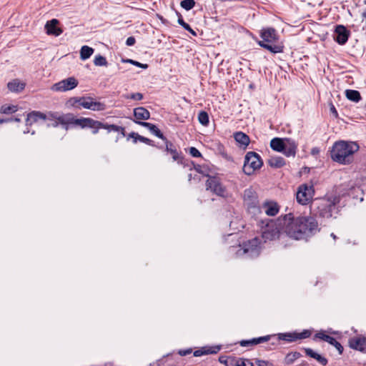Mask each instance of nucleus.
<instances>
[{"mask_svg": "<svg viewBox=\"0 0 366 366\" xmlns=\"http://www.w3.org/2000/svg\"><path fill=\"white\" fill-rule=\"evenodd\" d=\"M84 97H71L68 99L66 104L69 107H73L76 109H81L82 108Z\"/></svg>", "mask_w": 366, "mask_h": 366, "instance_id": "nucleus-32", "label": "nucleus"}, {"mask_svg": "<svg viewBox=\"0 0 366 366\" xmlns=\"http://www.w3.org/2000/svg\"><path fill=\"white\" fill-rule=\"evenodd\" d=\"M360 146L356 142L339 140L335 142L330 151L331 159L342 165H349L354 162V154Z\"/></svg>", "mask_w": 366, "mask_h": 366, "instance_id": "nucleus-3", "label": "nucleus"}, {"mask_svg": "<svg viewBox=\"0 0 366 366\" xmlns=\"http://www.w3.org/2000/svg\"><path fill=\"white\" fill-rule=\"evenodd\" d=\"M364 4H366V0L364 1Z\"/></svg>", "mask_w": 366, "mask_h": 366, "instance_id": "nucleus-56", "label": "nucleus"}, {"mask_svg": "<svg viewBox=\"0 0 366 366\" xmlns=\"http://www.w3.org/2000/svg\"><path fill=\"white\" fill-rule=\"evenodd\" d=\"M7 86L11 92H18L24 89L25 84L20 82L18 79H14L9 82Z\"/></svg>", "mask_w": 366, "mask_h": 366, "instance_id": "nucleus-31", "label": "nucleus"}, {"mask_svg": "<svg viewBox=\"0 0 366 366\" xmlns=\"http://www.w3.org/2000/svg\"><path fill=\"white\" fill-rule=\"evenodd\" d=\"M11 119H0V124L10 122Z\"/></svg>", "mask_w": 366, "mask_h": 366, "instance_id": "nucleus-54", "label": "nucleus"}, {"mask_svg": "<svg viewBox=\"0 0 366 366\" xmlns=\"http://www.w3.org/2000/svg\"><path fill=\"white\" fill-rule=\"evenodd\" d=\"M328 343L331 345H333L337 350L340 355L342 354L344 348L342 345L335 340V338L332 337L331 342H329Z\"/></svg>", "mask_w": 366, "mask_h": 366, "instance_id": "nucleus-42", "label": "nucleus"}, {"mask_svg": "<svg viewBox=\"0 0 366 366\" xmlns=\"http://www.w3.org/2000/svg\"><path fill=\"white\" fill-rule=\"evenodd\" d=\"M271 167L281 168L285 165V160L282 157H272L268 160Z\"/></svg>", "mask_w": 366, "mask_h": 366, "instance_id": "nucleus-33", "label": "nucleus"}, {"mask_svg": "<svg viewBox=\"0 0 366 366\" xmlns=\"http://www.w3.org/2000/svg\"><path fill=\"white\" fill-rule=\"evenodd\" d=\"M262 164L263 162L257 153L248 152L244 157L242 169L245 174L251 175L256 170L260 169Z\"/></svg>", "mask_w": 366, "mask_h": 366, "instance_id": "nucleus-7", "label": "nucleus"}, {"mask_svg": "<svg viewBox=\"0 0 366 366\" xmlns=\"http://www.w3.org/2000/svg\"><path fill=\"white\" fill-rule=\"evenodd\" d=\"M165 143V150L167 152L172 155V159L177 162L178 164H182L184 160V156L182 152L177 150L176 146L167 138L166 140H163Z\"/></svg>", "mask_w": 366, "mask_h": 366, "instance_id": "nucleus-15", "label": "nucleus"}, {"mask_svg": "<svg viewBox=\"0 0 366 366\" xmlns=\"http://www.w3.org/2000/svg\"><path fill=\"white\" fill-rule=\"evenodd\" d=\"M283 229L286 234L296 240H307L320 231L318 222L311 216L295 217L289 213L283 217Z\"/></svg>", "mask_w": 366, "mask_h": 366, "instance_id": "nucleus-1", "label": "nucleus"}, {"mask_svg": "<svg viewBox=\"0 0 366 366\" xmlns=\"http://www.w3.org/2000/svg\"><path fill=\"white\" fill-rule=\"evenodd\" d=\"M207 190H210L217 196L226 198L228 192L226 187L222 184L220 179L217 177H209L206 182Z\"/></svg>", "mask_w": 366, "mask_h": 366, "instance_id": "nucleus-11", "label": "nucleus"}, {"mask_svg": "<svg viewBox=\"0 0 366 366\" xmlns=\"http://www.w3.org/2000/svg\"><path fill=\"white\" fill-rule=\"evenodd\" d=\"M134 116L137 121L142 122L149 119L150 112L144 107H137L134 109Z\"/></svg>", "mask_w": 366, "mask_h": 366, "instance_id": "nucleus-26", "label": "nucleus"}, {"mask_svg": "<svg viewBox=\"0 0 366 366\" xmlns=\"http://www.w3.org/2000/svg\"><path fill=\"white\" fill-rule=\"evenodd\" d=\"M59 24V21L56 19L47 21L44 26L46 34L54 36H60L63 33V29L58 26Z\"/></svg>", "mask_w": 366, "mask_h": 366, "instance_id": "nucleus-19", "label": "nucleus"}, {"mask_svg": "<svg viewBox=\"0 0 366 366\" xmlns=\"http://www.w3.org/2000/svg\"><path fill=\"white\" fill-rule=\"evenodd\" d=\"M350 31L343 25H337L334 33V39L340 45L345 44L350 36Z\"/></svg>", "mask_w": 366, "mask_h": 366, "instance_id": "nucleus-17", "label": "nucleus"}, {"mask_svg": "<svg viewBox=\"0 0 366 366\" xmlns=\"http://www.w3.org/2000/svg\"><path fill=\"white\" fill-rule=\"evenodd\" d=\"M194 169L199 174H202L204 175H208L207 174V169L206 167H204V166H201L199 164H197L196 166H194Z\"/></svg>", "mask_w": 366, "mask_h": 366, "instance_id": "nucleus-47", "label": "nucleus"}, {"mask_svg": "<svg viewBox=\"0 0 366 366\" xmlns=\"http://www.w3.org/2000/svg\"><path fill=\"white\" fill-rule=\"evenodd\" d=\"M317 339L323 340L328 343L329 342H331L332 336L327 335L326 331H325V330H320L315 333V335L313 337L314 340H316Z\"/></svg>", "mask_w": 366, "mask_h": 366, "instance_id": "nucleus-37", "label": "nucleus"}, {"mask_svg": "<svg viewBox=\"0 0 366 366\" xmlns=\"http://www.w3.org/2000/svg\"><path fill=\"white\" fill-rule=\"evenodd\" d=\"M301 357V354L298 352L288 353L285 358V363L287 365L292 364L296 360Z\"/></svg>", "mask_w": 366, "mask_h": 366, "instance_id": "nucleus-38", "label": "nucleus"}, {"mask_svg": "<svg viewBox=\"0 0 366 366\" xmlns=\"http://www.w3.org/2000/svg\"><path fill=\"white\" fill-rule=\"evenodd\" d=\"M279 234V228L277 223L273 220H270L262 230V237L265 242L278 238Z\"/></svg>", "mask_w": 366, "mask_h": 366, "instance_id": "nucleus-13", "label": "nucleus"}, {"mask_svg": "<svg viewBox=\"0 0 366 366\" xmlns=\"http://www.w3.org/2000/svg\"><path fill=\"white\" fill-rule=\"evenodd\" d=\"M124 62H127V63H130L137 67H139V68H142V69H147L148 68V64H142L137 61H135V60H133V59H126V60H123Z\"/></svg>", "mask_w": 366, "mask_h": 366, "instance_id": "nucleus-44", "label": "nucleus"}, {"mask_svg": "<svg viewBox=\"0 0 366 366\" xmlns=\"http://www.w3.org/2000/svg\"><path fill=\"white\" fill-rule=\"evenodd\" d=\"M103 129H107L109 132H121V134L124 136L125 129L122 127L117 126L115 124H108L104 123Z\"/></svg>", "mask_w": 366, "mask_h": 366, "instance_id": "nucleus-36", "label": "nucleus"}, {"mask_svg": "<svg viewBox=\"0 0 366 366\" xmlns=\"http://www.w3.org/2000/svg\"><path fill=\"white\" fill-rule=\"evenodd\" d=\"M194 0H182L180 2V6L187 11L191 10L195 6Z\"/></svg>", "mask_w": 366, "mask_h": 366, "instance_id": "nucleus-41", "label": "nucleus"}, {"mask_svg": "<svg viewBox=\"0 0 366 366\" xmlns=\"http://www.w3.org/2000/svg\"><path fill=\"white\" fill-rule=\"evenodd\" d=\"M297 145L296 143L290 139H286V142L284 144V150H282V153L287 157H295L297 152Z\"/></svg>", "mask_w": 366, "mask_h": 366, "instance_id": "nucleus-21", "label": "nucleus"}, {"mask_svg": "<svg viewBox=\"0 0 366 366\" xmlns=\"http://www.w3.org/2000/svg\"><path fill=\"white\" fill-rule=\"evenodd\" d=\"M198 121L203 126H207L209 124V115L207 112L201 111L198 114Z\"/></svg>", "mask_w": 366, "mask_h": 366, "instance_id": "nucleus-39", "label": "nucleus"}, {"mask_svg": "<svg viewBox=\"0 0 366 366\" xmlns=\"http://www.w3.org/2000/svg\"><path fill=\"white\" fill-rule=\"evenodd\" d=\"M254 364L257 366H274L272 362L258 358L254 359Z\"/></svg>", "mask_w": 366, "mask_h": 366, "instance_id": "nucleus-45", "label": "nucleus"}, {"mask_svg": "<svg viewBox=\"0 0 366 366\" xmlns=\"http://www.w3.org/2000/svg\"><path fill=\"white\" fill-rule=\"evenodd\" d=\"M94 64L95 66H107V64H108V62L106 59V58L100 54L99 55H97L95 57H94Z\"/></svg>", "mask_w": 366, "mask_h": 366, "instance_id": "nucleus-40", "label": "nucleus"}, {"mask_svg": "<svg viewBox=\"0 0 366 366\" xmlns=\"http://www.w3.org/2000/svg\"><path fill=\"white\" fill-rule=\"evenodd\" d=\"M314 194L315 189L313 185L303 184L298 187L296 199L299 204L307 205L312 201Z\"/></svg>", "mask_w": 366, "mask_h": 366, "instance_id": "nucleus-10", "label": "nucleus"}, {"mask_svg": "<svg viewBox=\"0 0 366 366\" xmlns=\"http://www.w3.org/2000/svg\"><path fill=\"white\" fill-rule=\"evenodd\" d=\"M345 96L349 100L354 102H358L362 99L360 93L353 89H347L345 91Z\"/></svg>", "mask_w": 366, "mask_h": 366, "instance_id": "nucleus-34", "label": "nucleus"}, {"mask_svg": "<svg viewBox=\"0 0 366 366\" xmlns=\"http://www.w3.org/2000/svg\"><path fill=\"white\" fill-rule=\"evenodd\" d=\"M79 82L74 77H69L63 79L51 86V89L54 92H66L76 88Z\"/></svg>", "mask_w": 366, "mask_h": 366, "instance_id": "nucleus-14", "label": "nucleus"}, {"mask_svg": "<svg viewBox=\"0 0 366 366\" xmlns=\"http://www.w3.org/2000/svg\"><path fill=\"white\" fill-rule=\"evenodd\" d=\"M129 138H132L134 143H137V141H140L141 142H143L147 145L152 146V147L155 146L153 140H152L149 138L144 137L143 136H141L138 133H136V132H131L129 134Z\"/></svg>", "mask_w": 366, "mask_h": 366, "instance_id": "nucleus-28", "label": "nucleus"}, {"mask_svg": "<svg viewBox=\"0 0 366 366\" xmlns=\"http://www.w3.org/2000/svg\"><path fill=\"white\" fill-rule=\"evenodd\" d=\"M189 24H187V23H186V22H184V23L183 24V25H182V26L184 29H186V28L189 27Z\"/></svg>", "mask_w": 366, "mask_h": 366, "instance_id": "nucleus-55", "label": "nucleus"}, {"mask_svg": "<svg viewBox=\"0 0 366 366\" xmlns=\"http://www.w3.org/2000/svg\"><path fill=\"white\" fill-rule=\"evenodd\" d=\"M262 40L257 41L259 46L269 51L272 54L282 53L285 46L280 41V36L274 28H265L260 31Z\"/></svg>", "mask_w": 366, "mask_h": 366, "instance_id": "nucleus-4", "label": "nucleus"}, {"mask_svg": "<svg viewBox=\"0 0 366 366\" xmlns=\"http://www.w3.org/2000/svg\"><path fill=\"white\" fill-rule=\"evenodd\" d=\"M74 125L80 127L81 129L89 128L93 134H97L99 130L103 129L104 123L89 117L76 118Z\"/></svg>", "mask_w": 366, "mask_h": 366, "instance_id": "nucleus-12", "label": "nucleus"}, {"mask_svg": "<svg viewBox=\"0 0 366 366\" xmlns=\"http://www.w3.org/2000/svg\"><path fill=\"white\" fill-rule=\"evenodd\" d=\"M185 30H187V31L191 33L193 36H197V33L192 29V27L190 26H189V27L186 28Z\"/></svg>", "mask_w": 366, "mask_h": 366, "instance_id": "nucleus-52", "label": "nucleus"}, {"mask_svg": "<svg viewBox=\"0 0 366 366\" xmlns=\"http://www.w3.org/2000/svg\"><path fill=\"white\" fill-rule=\"evenodd\" d=\"M189 154L194 157H202L201 152L195 147L189 148Z\"/></svg>", "mask_w": 366, "mask_h": 366, "instance_id": "nucleus-48", "label": "nucleus"}, {"mask_svg": "<svg viewBox=\"0 0 366 366\" xmlns=\"http://www.w3.org/2000/svg\"><path fill=\"white\" fill-rule=\"evenodd\" d=\"M260 239L254 237L239 244L236 253L238 256L247 254L249 257H257L260 253Z\"/></svg>", "mask_w": 366, "mask_h": 366, "instance_id": "nucleus-6", "label": "nucleus"}, {"mask_svg": "<svg viewBox=\"0 0 366 366\" xmlns=\"http://www.w3.org/2000/svg\"><path fill=\"white\" fill-rule=\"evenodd\" d=\"M136 42V39L134 36H129L127 39L126 44L127 46H133Z\"/></svg>", "mask_w": 366, "mask_h": 366, "instance_id": "nucleus-50", "label": "nucleus"}, {"mask_svg": "<svg viewBox=\"0 0 366 366\" xmlns=\"http://www.w3.org/2000/svg\"><path fill=\"white\" fill-rule=\"evenodd\" d=\"M286 142V139H283L279 137L273 138L270 141V147L276 152H281L284 150V144Z\"/></svg>", "mask_w": 366, "mask_h": 366, "instance_id": "nucleus-29", "label": "nucleus"}, {"mask_svg": "<svg viewBox=\"0 0 366 366\" xmlns=\"http://www.w3.org/2000/svg\"><path fill=\"white\" fill-rule=\"evenodd\" d=\"M224 364L226 366H254V363L250 360L235 357H227Z\"/></svg>", "mask_w": 366, "mask_h": 366, "instance_id": "nucleus-20", "label": "nucleus"}, {"mask_svg": "<svg viewBox=\"0 0 366 366\" xmlns=\"http://www.w3.org/2000/svg\"><path fill=\"white\" fill-rule=\"evenodd\" d=\"M192 352V348H188V349H185V350H179L178 351V354L181 356H186L187 355H189Z\"/></svg>", "mask_w": 366, "mask_h": 366, "instance_id": "nucleus-49", "label": "nucleus"}, {"mask_svg": "<svg viewBox=\"0 0 366 366\" xmlns=\"http://www.w3.org/2000/svg\"><path fill=\"white\" fill-rule=\"evenodd\" d=\"M220 350L221 347L218 345L206 346L195 350L193 354L194 357H200L204 355L217 354Z\"/></svg>", "mask_w": 366, "mask_h": 366, "instance_id": "nucleus-23", "label": "nucleus"}, {"mask_svg": "<svg viewBox=\"0 0 366 366\" xmlns=\"http://www.w3.org/2000/svg\"><path fill=\"white\" fill-rule=\"evenodd\" d=\"M127 99H132L137 101H140L143 99V94L139 92L132 93L129 96L126 97Z\"/></svg>", "mask_w": 366, "mask_h": 366, "instance_id": "nucleus-46", "label": "nucleus"}, {"mask_svg": "<svg viewBox=\"0 0 366 366\" xmlns=\"http://www.w3.org/2000/svg\"><path fill=\"white\" fill-rule=\"evenodd\" d=\"M177 13V15L178 16V23L179 24H180L181 26L183 25V24L185 22L182 18V14L178 12V11H176Z\"/></svg>", "mask_w": 366, "mask_h": 366, "instance_id": "nucleus-51", "label": "nucleus"}, {"mask_svg": "<svg viewBox=\"0 0 366 366\" xmlns=\"http://www.w3.org/2000/svg\"><path fill=\"white\" fill-rule=\"evenodd\" d=\"M244 204L247 207V210L256 214L260 213L261 209L259 204L258 196L255 191L249 188L244 191Z\"/></svg>", "mask_w": 366, "mask_h": 366, "instance_id": "nucleus-9", "label": "nucleus"}, {"mask_svg": "<svg viewBox=\"0 0 366 366\" xmlns=\"http://www.w3.org/2000/svg\"><path fill=\"white\" fill-rule=\"evenodd\" d=\"M45 114L39 111H33L27 114L26 121L29 124L36 122L39 119L44 120Z\"/></svg>", "mask_w": 366, "mask_h": 366, "instance_id": "nucleus-30", "label": "nucleus"}, {"mask_svg": "<svg viewBox=\"0 0 366 366\" xmlns=\"http://www.w3.org/2000/svg\"><path fill=\"white\" fill-rule=\"evenodd\" d=\"M348 345L350 348L366 352V337L359 335L350 337L348 340Z\"/></svg>", "mask_w": 366, "mask_h": 366, "instance_id": "nucleus-18", "label": "nucleus"}, {"mask_svg": "<svg viewBox=\"0 0 366 366\" xmlns=\"http://www.w3.org/2000/svg\"><path fill=\"white\" fill-rule=\"evenodd\" d=\"M135 123L147 128L152 133L162 140H166V137L164 136L162 132L158 129V127L149 122L134 121Z\"/></svg>", "mask_w": 366, "mask_h": 366, "instance_id": "nucleus-22", "label": "nucleus"}, {"mask_svg": "<svg viewBox=\"0 0 366 366\" xmlns=\"http://www.w3.org/2000/svg\"><path fill=\"white\" fill-rule=\"evenodd\" d=\"M94 51L93 48L86 45L83 46L80 50V58L82 60H86L93 54Z\"/></svg>", "mask_w": 366, "mask_h": 366, "instance_id": "nucleus-35", "label": "nucleus"}, {"mask_svg": "<svg viewBox=\"0 0 366 366\" xmlns=\"http://www.w3.org/2000/svg\"><path fill=\"white\" fill-rule=\"evenodd\" d=\"M330 110H331V112L335 116V117H337L338 114H337V112L335 109V107H334V105L332 104V107L330 108Z\"/></svg>", "mask_w": 366, "mask_h": 366, "instance_id": "nucleus-53", "label": "nucleus"}, {"mask_svg": "<svg viewBox=\"0 0 366 366\" xmlns=\"http://www.w3.org/2000/svg\"><path fill=\"white\" fill-rule=\"evenodd\" d=\"M82 108L90 109L92 111H103L106 109V105L100 102H97L93 97H84V99H82Z\"/></svg>", "mask_w": 366, "mask_h": 366, "instance_id": "nucleus-16", "label": "nucleus"}, {"mask_svg": "<svg viewBox=\"0 0 366 366\" xmlns=\"http://www.w3.org/2000/svg\"><path fill=\"white\" fill-rule=\"evenodd\" d=\"M44 120L53 121L54 122L51 124V125L54 127H56L59 126V124H61L63 126H66L69 124L74 125L76 117L70 113L61 114L58 112H48L45 114Z\"/></svg>", "mask_w": 366, "mask_h": 366, "instance_id": "nucleus-8", "label": "nucleus"}, {"mask_svg": "<svg viewBox=\"0 0 366 366\" xmlns=\"http://www.w3.org/2000/svg\"><path fill=\"white\" fill-rule=\"evenodd\" d=\"M340 202L338 197L324 198L317 203L316 215L322 218L329 219L339 212L337 204Z\"/></svg>", "mask_w": 366, "mask_h": 366, "instance_id": "nucleus-5", "label": "nucleus"}, {"mask_svg": "<svg viewBox=\"0 0 366 366\" xmlns=\"http://www.w3.org/2000/svg\"><path fill=\"white\" fill-rule=\"evenodd\" d=\"M235 141L240 145L246 148L250 142V139L247 134L242 132H237L234 134Z\"/></svg>", "mask_w": 366, "mask_h": 366, "instance_id": "nucleus-27", "label": "nucleus"}, {"mask_svg": "<svg viewBox=\"0 0 366 366\" xmlns=\"http://www.w3.org/2000/svg\"><path fill=\"white\" fill-rule=\"evenodd\" d=\"M16 111V107L14 106L3 105L0 109V112L2 114H11Z\"/></svg>", "mask_w": 366, "mask_h": 366, "instance_id": "nucleus-43", "label": "nucleus"}, {"mask_svg": "<svg viewBox=\"0 0 366 366\" xmlns=\"http://www.w3.org/2000/svg\"><path fill=\"white\" fill-rule=\"evenodd\" d=\"M312 335V330L306 329L300 332L295 331L292 332L279 333L277 335H266L251 340H241L239 345L242 347H252L263 342H269V345L273 346V347H270V349H274L280 345L281 340L287 342H294L309 338Z\"/></svg>", "mask_w": 366, "mask_h": 366, "instance_id": "nucleus-2", "label": "nucleus"}, {"mask_svg": "<svg viewBox=\"0 0 366 366\" xmlns=\"http://www.w3.org/2000/svg\"><path fill=\"white\" fill-rule=\"evenodd\" d=\"M303 350H304V351L305 352V355L307 356L315 359L320 365H322L323 366H325L327 364L328 360H327V359L326 357H325L324 356L317 353L316 352H315L311 348H304Z\"/></svg>", "mask_w": 366, "mask_h": 366, "instance_id": "nucleus-24", "label": "nucleus"}, {"mask_svg": "<svg viewBox=\"0 0 366 366\" xmlns=\"http://www.w3.org/2000/svg\"><path fill=\"white\" fill-rule=\"evenodd\" d=\"M264 212L268 216H275L279 212V206L274 202H267L262 204Z\"/></svg>", "mask_w": 366, "mask_h": 366, "instance_id": "nucleus-25", "label": "nucleus"}]
</instances>
